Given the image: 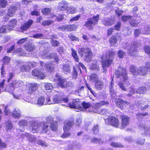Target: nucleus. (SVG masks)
Listing matches in <instances>:
<instances>
[{
    "label": "nucleus",
    "mask_w": 150,
    "mask_h": 150,
    "mask_svg": "<svg viewBox=\"0 0 150 150\" xmlns=\"http://www.w3.org/2000/svg\"><path fill=\"white\" fill-rule=\"evenodd\" d=\"M115 74L117 78H119L120 81L117 83V85L120 88L123 90L127 91V88L125 86L124 83L127 79L126 70L123 68L119 67L115 72Z\"/></svg>",
    "instance_id": "1"
},
{
    "label": "nucleus",
    "mask_w": 150,
    "mask_h": 150,
    "mask_svg": "<svg viewBox=\"0 0 150 150\" xmlns=\"http://www.w3.org/2000/svg\"><path fill=\"white\" fill-rule=\"evenodd\" d=\"M115 53V52L114 51H109L107 52L105 56L102 57V66L103 69V72L105 73L106 71V67H108L111 65Z\"/></svg>",
    "instance_id": "2"
},
{
    "label": "nucleus",
    "mask_w": 150,
    "mask_h": 150,
    "mask_svg": "<svg viewBox=\"0 0 150 150\" xmlns=\"http://www.w3.org/2000/svg\"><path fill=\"white\" fill-rule=\"evenodd\" d=\"M78 52L81 57L83 56L84 53L85 60L86 62H90L91 60L92 54L90 48L87 47L79 48Z\"/></svg>",
    "instance_id": "3"
},
{
    "label": "nucleus",
    "mask_w": 150,
    "mask_h": 150,
    "mask_svg": "<svg viewBox=\"0 0 150 150\" xmlns=\"http://www.w3.org/2000/svg\"><path fill=\"white\" fill-rule=\"evenodd\" d=\"M99 18V15L97 14L92 18H88L87 21L85 23L84 26H86L89 30H92L93 26L97 24Z\"/></svg>",
    "instance_id": "4"
},
{
    "label": "nucleus",
    "mask_w": 150,
    "mask_h": 150,
    "mask_svg": "<svg viewBox=\"0 0 150 150\" xmlns=\"http://www.w3.org/2000/svg\"><path fill=\"white\" fill-rule=\"evenodd\" d=\"M68 101L67 98H62L61 95L60 93H58L55 95L52 101L50 100L51 104L54 103H60L63 102L65 103H67Z\"/></svg>",
    "instance_id": "5"
},
{
    "label": "nucleus",
    "mask_w": 150,
    "mask_h": 150,
    "mask_svg": "<svg viewBox=\"0 0 150 150\" xmlns=\"http://www.w3.org/2000/svg\"><path fill=\"white\" fill-rule=\"evenodd\" d=\"M106 124H109L115 127H118L119 125L118 119L115 117H109L105 120Z\"/></svg>",
    "instance_id": "6"
},
{
    "label": "nucleus",
    "mask_w": 150,
    "mask_h": 150,
    "mask_svg": "<svg viewBox=\"0 0 150 150\" xmlns=\"http://www.w3.org/2000/svg\"><path fill=\"white\" fill-rule=\"evenodd\" d=\"M42 70L35 69L32 71V75L35 76H36L38 79H44L47 76V75L45 73L43 72Z\"/></svg>",
    "instance_id": "7"
},
{
    "label": "nucleus",
    "mask_w": 150,
    "mask_h": 150,
    "mask_svg": "<svg viewBox=\"0 0 150 150\" xmlns=\"http://www.w3.org/2000/svg\"><path fill=\"white\" fill-rule=\"evenodd\" d=\"M54 81L57 83L58 85L62 88L65 87V83L66 80L65 79H62L60 76L56 74L55 75Z\"/></svg>",
    "instance_id": "8"
},
{
    "label": "nucleus",
    "mask_w": 150,
    "mask_h": 150,
    "mask_svg": "<svg viewBox=\"0 0 150 150\" xmlns=\"http://www.w3.org/2000/svg\"><path fill=\"white\" fill-rule=\"evenodd\" d=\"M50 99L49 97L46 99L44 97L41 96L37 100V104L40 105L51 104Z\"/></svg>",
    "instance_id": "9"
},
{
    "label": "nucleus",
    "mask_w": 150,
    "mask_h": 150,
    "mask_svg": "<svg viewBox=\"0 0 150 150\" xmlns=\"http://www.w3.org/2000/svg\"><path fill=\"white\" fill-rule=\"evenodd\" d=\"M139 130L143 131V132L144 134L147 135L149 132H150V127H149L147 125L144 124H140L138 126Z\"/></svg>",
    "instance_id": "10"
},
{
    "label": "nucleus",
    "mask_w": 150,
    "mask_h": 150,
    "mask_svg": "<svg viewBox=\"0 0 150 150\" xmlns=\"http://www.w3.org/2000/svg\"><path fill=\"white\" fill-rule=\"evenodd\" d=\"M137 46L135 45H132L130 46L129 45V47H128V51L127 53L129 54L133 57L136 56L137 54V50L136 49Z\"/></svg>",
    "instance_id": "11"
},
{
    "label": "nucleus",
    "mask_w": 150,
    "mask_h": 150,
    "mask_svg": "<svg viewBox=\"0 0 150 150\" xmlns=\"http://www.w3.org/2000/svg\"><path fill=\"white\" fill-rule=\"evenodd\" d=\"M68 105L70 108H79L81 107V103L78 99H73L72 102Z\"/></svg>",
    "instance_id": "12"
},
{
    "label": "nucleus",
    "mask_w": 150,
    "mask_h": 150,
    "mask_svg": "<svg viewBox=\"0 0 150 150\" xmlns=\"http://www.w3.org/2000/svg\"><path fill=\"white\" fill-rule=\"evenodd\" d=\"M40 64L42 67H45L46 70L48 72H51L53 71L54 69V65L50 63L45 64V63L40 62Z\"/></svg>",
    "instance_id": "13"
},
{
    "label": "nucleus",
    "mask_w": 150,
    "mask_h": 150,
    "mask_svg": "<svg viewBox=\"0 0 150 150\" xmlns=\"http://www.w3.org/2000/svg\"><path fill=\"white\" fill-rule=\"evenodd\" d=\"M73 125L74 122L73 121L67 120L64 123L63 127L64 131H69Z\"/></svg>",
    "instance_id": "14"
},
{
    "label": "nucleus",
    "mask_w": 150,
    "mask_h": 150,
    "mask_svg": "<svg viewBox=\"0 0 150 150\" xmlns=\"http://www.w3.org/2000/svg\"><path fill=\"white\" fill-rule=\"evenodd\" d=\"M68 3L65 1H62L59 3L58 6V8L61 10H65L68 7Z\"/></svg>",
    "instance_id": "15"
},
{
    "label": "nucleus",
    "mask_w": 150,
    "mask_h": 150,
    "mask_svg": "<svg viewBox=\"0 0 150 150\" xmlns=\"http://www.w3.org/2000/svg\"><path fill=\"white\" fill-rule=\"evenodd\" d=\"M112 80L110 83V89L111 95L112 97H114L116 94V92L114 90L113 86L114 83L113 81V76L111 77Z\"/></svg>",
    "instance_id": "16"
},
{
    "label": "nucleus",
    "mask_w": 150,
    "mask_h": 150,
    "mask_svg": "<svg viewBox=\"0 0 150 150\" xmlns=\"http://www.w3.org/2000/svg\"><path fill=\"white\" fill-rule=\"evenodd\" d=\"M33 23V21L32 20H29L28 21L26 22L21 27V30L23 31L26 30L31 26Z\"/></svg>",
    "instance_id": "17"
},
{
    "label": "nucleus",
    "mask_w": 150,
    "mask_h": 150,
    "mask_svg": "<svg viewBox=\"0 0 150 150\" xmlns=\"http://www.w3.org/2000/svg\"><path fill=\"white\" fill-rule=\"evenodd\" d=\"M122 117V126L124 128L129 124V118L126 116H123Z\"/></svg>",
    "instance_id": "18"
},
{
    "label": "nucleus",
    "mask_w": 150,
    "mask_h": 150,
    "mask_svg": "<svg viewBox=\"0 0 150 150\" xmlns=\"http://www.w3.org/2000/svg\"><path fill=\"white\" fill-rule=\"evenodd\" d=\"M104 86L103 82L99 80L95 82V88L98 90H101L102 89Z\"/></svg>",
    "instance_id": "19"
},
{
    "label": "nucleus",
    "mask_w": 150,
    "mask_h": 150,
    "mask_svg": "<svg viewBox=\"0 0 150 150\" xmlns=\"http://www.w3.org/2000/svg\"><path fill=\"white\" fill-rule=\"evenodd\" d=\"M40 126L42 129L40 131V132L42 133H46L49 130L48 125L47 122L40 123Z\"/></svg>",
    "instance_id": "20"
},
{
    "label": "nucleus",
    "mask_w": 150,
    "mask_h": 150,
    "mask_svg": "<svg viewBox=\"0 0 150 150\" xmlns=\"http://www.w3.org/2000/svg\"><path fill=\"white\" fill-rule=\"evenodd\" d=\"M25 50L29 52L32 51L35 49V46L30 42L25 44Z\"/></svg>",
    "instance_id": "21"
},
{
    "label": "nucleus",
    "mask_w": 150,
    "mask_h": 150,
    "mask_svg": "<svg viewBox=\"0 0 150 150\" xmlns=\"http://www.w3.org/2000/svg\"><path fill=\"white\" fill-rule=\"evenodd\" d=\"M114 23L113 20L109 18H105L103 21V24L106 26L111 25L113 24Z\"/></svg>",
    "instance_id": "22"
},
{
    "label": "nucleus",
    "mask_w": 150,
    "mask_h": 150,
    "mask_svg": "<svg viewBox=\"0 0 150 150\" xmlns=\"http://www.w3.org/2000/svg\"><path fill=\"white\" fill-rule=\"evenodd\" d=\"M138 75H145L147 73L146 66H143L139 67L138 69Z\"/></svg>",
    "instance_id": "23"
},
{
    "label": "nucleus",
    "mask_w": 150,
    "mask_h": 150,
    "mask_svg": "<svg viewBox=\"0 0 150 150\" xmlns=\"http://www.w3.org/2000/svg\"><path fill=\"white\" fill-rule=\"evenodd\" d=\"M16 10V7L15 6L11 7L8 10L7 15L8 16L12 17L13 16Z\"/></svg>",
    "instance_id": "24"
},
{
    "label": "nucleus",
    "mask_w": 150,
    "mask_h": 150,
    "mask_svg": "<svg viewBox=\"0 0 150 150\" xmlns=\"http://www.w3.org/2000/svg\"><path fill=\"white\" fill-rule=\"evenodd\" d=\"M138 68L133 65H131L130 66V72L133 75H138Z\"/></svg>",
    "instance_id": "25"
},
{
    "label": "nucleus",
    "mask_w": 150,
    "mask_h": 150,
    "mask_svg": "<svg viewBox=\"0 0 150 150\" xmlns=\"http://www.w3.org/2000/svg\"><path fill=\"white\" fill-rule=\"evenodd\" d=\"M40 124L34 123L32 128V131L34 133L39 131L40 129Z\"/></svg>",
    "instance_id": "26"
},
{
    "label": "nucleus",
    "mask_w": 150,
    "mask_h": 150,
    "mask_svg": "<svg viewBox=\"0 0 150 150\" xmlns=\"http://www.w3.org/2000/svg\"><path fill=\"white\" fill-rule=\"evenodd\" d=\"M14 89L15 88L12 84H10L6 86L5 90L6 92H8L9 93L13 94Z\"/></svg>",
    "instance_id": "27"
},
{
    "label": "nucleus",
    "mask_w": 150,
    "mask_h": 150,
    "mask_svg": "<svg viewBox=\"0 0 150 150\" xmlns=\"http://www.w3.org/2000/svg\"><path fill=\"white\" fill-rule=\"evenodd\" d=\"M138 105L139 108H140L142 110H144L145 109L147 108L149 106L148 104H145V102L142 100L138 102Z\"/></svg>",
    "instance_id": "28"
},
{
    "label": "nucleus",
    "mask_w": 150,
    "mask_h": 150,
    "mask_svg": "<svg viewBox=\"0 0 150 150\" xmlns=\"http://www.w3.org/2000/svg\"><path fill=\"white\" fill-rule=\"evenodd\" d=\"M62 69L63 72L67 74L68 73H69L71 71V67L68 64H63Z\"/></svg>",
    "instance_id": "29"
},
{
    "label": "nucleus",
    "mask_w": 150,
    "mask_h": 150,
    "mask_svg": "<svg viewBox=\"0 0 150 150\" xmlns=\"http://www.w3.org/2000/svg\"><path fill=\"white\" fill-rule=\"evenodd\" d=\"M20 69L22 71H28L30 69L28 62H27L21 66Z\"/></svg>",
    "instance_id": "30"
},
{
    "label": "nucleus",
    "mask_w": 150,
    "mask_h": 150,
    "mask_svg": "<svg viewBox=\"0 0 150 150\" xmlns=\"http://www.w3.org/2000/svg\"><path fill=\"white\" fill-rule=\"evenodd\" d=\"M38 84L35 83H31L29 88L28 91L29 93H31L35 91L38 88Z\"/></svg>",
    "instance_id": "31"
},
{
    "label": "nucleus",
    "mask_w": 150,
    "mask_h": 150,
    "mask_svg": "<svg viewBox=\"0 0 150 150\" xmlns=\"http://www.w3.org/2000/svg\"><path fill=\"white\" fill-rule=\"evenodd\" d=\"M12 115L16 118H19L21 115V112L17 108H15V110L12 113Z\"/></svg>",
    "instance_id": "32"
},
{
    "label": "nucleus",
    "mask_w": 150,
    "mask_h": 150,
    "mask_svg": "<svg viewBox=\"0 0 150 150\" xmlns=\"http://www.w3.org/2000/svg\"><path fill=\"white\" fill-rule=\"evenodd\" d=\"M80 68L79 67H77V68L74 67L73 70L72 72V77L74 79H76L78 75V71L80 70Z\"/></svg>",
    "instance_id": "33"
},
{
    "label": "nucleus",
    "mask_w": 150,
    "mask_h": 150,
    "mask_svg": "<svg viewBox=\"0 0 150 150\" xmlns=\"http://www.w3.org/2000/svg\"><path fill=\"white\" fill-rule=\"evenodd\" d=\"M90 80L91 81L95 82L99 80L97 74L94 73H92L90 75Z\"/></svg>",
    "instance_id": "34"
},
{
    "label": "nucleus",
    "mask_w": 150,
    "mask_h": 150,
    "mask_svg": "<svg viewBox=\"0 0 150 150\" xmlns=\"http://www.w3.org/2000/svg\"><path fill=\"white\" fill-rule=\"evenodd\" d=\"M124 100H123L118 98L116 99V105L117 106L122 109L123 108L122 104L124 103Z\"/></svg>",
    "instance_id": "35"
},
{
    "label": "nucleus",
    "mask_w": 150,
    "mask_h": 150,
    "mask_svg": "<svg viewBox=\"0 0 150 150\" xmlns=\"http://www.w3.org/2000/svg\"><path fill=\"white\" fill-rule=\"evenodd\" d=\"M71 54L72 56L73 57L75 60L76 62H78L79 61V59L77 56L76 51L73 48L71 49Z\"/></svg>",
    "instance_id": "36"
},
{
    "label": "nucleus",
    "mask_w": 150,
    "mask_h": 150,
    "mask_svg": "<svg viewBox=\"0 0 150 150\" xmlns=\"http://www.w3.org/2000/svg\"><path fill=\"white\" fill-rule=\"evenodd\" d=\"M146 91V88L144 86H142L139 87L137 90L136 92L140 94H142L145 93Z\"/></svg>",
    "instance_id": "37"
},
{
    "label": "nucleus",
    "mask_w": 150,
    "mask_h": 150,
    "mask_svg": "<svg viewBox=\"0 0 150 150\" xmlns=\"http://www.w3.org/2000/svg\"><path fill=\"white\" fill-rule=\"evenodd\" d=\"M91 142L95 143H98L99 144H103L104 142L100 139H98L96 137H94L91 139Z\"/></svg>",
    "instance_id": "38"
},
{
    "label": "nucleus",
    "mask_w": 150,
    "mask_h": 150,
    "mask_svg": "<svg viewBox=\"0 0 150 150\" xmlns=\"http://www.w3.org/2000/svg\"><path fill=\"white\" fill-rule=\"evenodd\" d=\"M12 30L11 28H9L6 25H4L2 26L0 29V33H3L4 32H6L8 31H10Z\"/></svg>",
    "instance_id": "39"
},
{
    "label": "nucleus",
    "mask_w": 150,
    "mask_h": 150,
    "mask_svg": "<svg viewBox=\"0 0 150 150\" xmlns=\"http://www.w3.org/2000/svg\"><path fill=\"white\" fill-rule=\"evenodd\" d=\"M17 21L15 19H13L8 23V25L11 28H13L16 24Z\"/></svg>",
    "instance_id": "40"
},
{
    "label": "nucleus",
    "mask_w": 150,
    "mask_h": 150,
    "mask_svg": "<svg viewBox=\"0 0 150 150\" xmlns=\"http://www.w3.org/2000/svg\"><path fill=\"white\" fill-rule=\"evenodd\" d=\"M13 127L12 124L10 121H8L6 122V129L7 131H10Z\"/></svg>",
    "instance_id": "41"
},
{
    "label": "nucleus",
    "mask_w": 150,
    "mask_h": 150,
    "mask_svg": "<svg viewBox=\"0 0 150 150\" xmlns=\"http://www.w3.org/2000/svg\"><path fill=\"white\" fill-rule=\"evenodd\" d=\"M140 21L139 20H132L131 19L129 21L130 24L132 26H136L140 22Z\"/></svg>",
    "instance_id": "42"
},
{
    "label": "nucleus",
    "mask_w": 150,
    "mask_h": 150,
    "mask_svg": "<svg viewBox=\"0 0 150 150\" xmlns=\"http://www.w3.org/2000/svg\"><path fill=\"white\" fill-rule=\"evenodd\" d=\"M22 83V81L15 80L13 81L11 84L15 88V87H19V86H21V85Z\"/></svg>",
    "instance_id": "43"
},
{
    "label": "nucleus",
    "mask_w": 150,
    "mask_h": 150,
    "mask_svg": "<svg viewBox=\"0 0 150 150\" xmlns=\"http://www.w3.org/2000/svg\"><path fill=\"white\" fill-rule=\"evenodd\" d=\"M4 63L2 65V68H4V65L8 64L10 60V58L8 56H6L3 59Z\"/></svg>",
    "instance_id": "44"
},
{
    "label": "nucleus",
    "mask_w": 150,
    "mask_h": 150,
    "mask_svg": "<svg viewBox=\"0 0 150 150\" xmlns=\"http://www.w3.org/2000/svg\"><path fill=\"white\" fill-rule=\"evenodd\" d=\"M67 13L69 14H73L76 12V9L73 6H69L68 8Z\"/></svg>",
    "instance_id": "45"
},
{
    "label": "nucleus",
    "mask_w": 150,
    "mask_h": 150,
    "mask_svg": "<svg viewBox=\"0 0 150 150\" xmlns=\"http://www.w3.org/2000/svg\"><path fill=\"white\" fill-rule=\"evenodd\" d=\"M66 31H71L75 30L76 28L74 25H66Z\"/></svg>",
    "instance_id": "46"
},
{
    "label": "nucleus",
    "mask_w": 150,
    "mask_h": 150,
    "mask_svg": "<svg viewBox=\"0 0 150 150\" xmlns=\"http://www.w3.org/2000/svg\"><path fill=\"white\" fill-rule=\"evenodd\" d=\"M93 133L94 134H97L99 132V125L96 124L94 125L92 129Z\"/></svg>",
    "instance_id": "47"
},
{
    "label": "nucleus",
    "mask_w": 150,
    "mask_h": 150,
    "mask_svg": "<svg viewBox=\"0 0 150 150\" xmlns=\"http://www.w3.org/2000/svg\"><path fill=\"white\" fill-rule=\"evenodd\" d=\"M50 128L53 131H56L57 129V122L54 121L53 123L50 125Z\"/></svg>",
    "instance_id": "48"
},
{
    "label": "nucleus",
    "mask_w": 150,
    "mask_h": 150,
    "mask_svg": "<svg viewBox=\"0 0 150 150\" xmlns=\"http://www.w3.org/2000/svg\"><path fill=\"white\" fill-rule=\"evenodd\" d=\"M48 58H53L57 62L58 61V59L57 58V56L56 53H52L51 54L48 56Z\"/></svg>",
    "instance_id": "49"
},
{
    "label": "nucleus",
    "mask_w": 150,
    "mask_h": 150,
    "mask_svg": "<svg viewBox=\"0 0 150 150\" xmlns=\"http://www.w3.org/2000/svg\"><path fill=\"white\" fill-rule=\"evenodd\" d=\"M117 39L115 36H112L109 39V41L110 44L112 45L117 43Z\"/></svg>",
    "instance_id": "50"
},
{
    "label": "nucleus",
    "mask_w": 150,
    "mask_h": 150,
    "mask_svg": "<svg viewBox=\"0 0 150 150\" xmlns=\"http://www.w3.org/2000/svg\"><path fill=\"white\" fill-rule=\"evenodd\" d=\"M122 25L121 22H117L114 26V29L116 30L119 31Z\"/></svg>",
    "instance_id": "51"
},
{
    "label": "nucleus",
    "mask_w": 150,
    "mask_h": 150,
    "mask_svg": "<svg viewBox=\"0 0 150 150\" xmlns=\"http://www.w3.org/2000/svg\"><path fill=\"white\" fill-rule=\"evenodd\" d=\"M45 88L46 90H51L53 88V87L52 83H47L45 85Z\"/></svg>",
    "instance_id": "52"
},
{
    "label": "nucleus",
    "mask_w": 150,
    "mask_h": 150,
    "mask_svg": "<svg viewBox=\"0 0 150 150\" xmlns=\"http://www.w3.org/2000/svg\"><path fill=\"white\" fill-rule=\"evenodd\" d=\"M51 45L53 47H56L59 45V42L56 40H51Z\"/></svg>",
    "instance_id": "53"
},
{
    "label": "nucleus",
    "mask_w": 150,
    "mask_h": 150,
    "mask_svg": "<svg viewBox=\"0 0 150 150\" xmlns=\"http://www.w3.org/2000/svg\"><path fill=\"white\" fill-rule=\"evenodd\" d=\"M52 22V21L50 20H45L42 21V24L44 26H47L50 25Z\"/></svg>",
    "instance_id": "54"
},
{
    "label": "nucleus",
    "mask_w": 150,
    "mask_h": 150,
    "mask_svg": "<svg viewBox=\"0 0 150 150\" xmlns=\"http://www.w3.org/2000/svg\"><path fill=\"white\" fill-rule=\"evenodd\" d=\"M18 53H21L20 54L21 56H25V54L23 52V50L21 48H19L17 49V50L13 52V53L15 54Z\"/></svg>",
    "instance_id": "55"
},
{
    "label": "nucleus",
    "mask_w": 150,
    "mask_h": 150,
    "mask_svg": "<svg viewBox=\"0 0 150 150\" xmlns=\"http://www.w3.org/2000/svg\"><path fill=\"white\" fill-rule=\"evenodd\" d=\"M43 37V35L42 33H37L34 35L32 37L36 39H41Z\"/></svg>",
    "instance_id": "56"
},
{
    "label": "nucleus",
    "mask_w": 150,
    "mask_h": 150,
    "mask_svg": "<svg viewBox=\"0 0 150 150\" xmlns=\"http://www.w3.org/2000/svg\"><path fill=\"white\" fill-rule=\"evenodd\" d=\"M7 1L5 0H0V7H5L7 4Z\"/></svg>",
    "instance_id": "57"
},
{
    "label": "nucleus",
    "mask_w": 150,
    "mask_h": 150,
    "mask_svg": "<svg viewBox=\"0 0 150 150\" xmlns=\"http://www.w3.org/2000/svg\"><path fill=\"white\" fill-rule=\"evenodd\" d=\"M110 145L113 147H123V146L119 143L113 142L111 143Z\"/></svg>",
    "instance_id": "58"
},
{
    "label": "nucleus",
    "mask_w": 150,
    "mask_h": 150,
    "mask_svg": "<svg viewBox=\"0 0 150 150\" xmlns=\"http://www.w3.org/2000/svg\"><path fill=\"white\" fill-rule=\"evenodd\" d=\"M132 17L131 16H123L121 17V19L122 21L125 22L128 20L130 19Z\"/></svg>",
    "instance_id": "59"
},
{
    "label": "nucleus",
    "mask_w": 150,
    "mask_h": 150,
    "mask_svg": "<svg viewBox=\"0 0 150 150\" xmlns=\"http://www.w3.org/2000/svg\"><path fill=\"white\" fill-rule=\"evenodd\" d=\"M69 131H64V133L62 135V138H65L69 137L71 135V133L68 132Z\"/></svg>",
    "instance_id": "60"
},
{
    "label": "nucleus",
    "mask_w": 150,
    "mask_h": 150,
    "mask_svg": "<svg viewBox=\"0 0 150 150\" xmlns=\"http://www.w3.org/2000/svg\"><path fill=\"white\" fill-rule=\"evenodd\" d=\"M51 10L48 8H46L43 9L42 11V13L45 15L48 14L50 12Z\"/></svg>",
    "instance_id": "61"
},
{
    "label": "nucleus",
    "mask_w": 150,
    "mask_h": 150,
    "mask_svg": "<svg viewBox=\"0 0 150 150\" xmlns=\"http://www.w3.org/2000/svg\"><path fill=\"white\" fill-rule=\"evenodd\" d=\"M46 120L47 122H46L48 124V123H49L51 124L54 122H54L53 121V118L51 116H48L47 117L46 119Z\"/></svg>",
    "instance_id": "62"
},
{
    "label": "nucleus",
    "mask_w": 150,
    "mask_h": 150,
    "mask_svg": "<svg viewBox=\"0 0 150 150\" xmlns=\"http://www.w3.org/2000/svg\"><path fill=\"white\" fill-rule=\"evenodd\" d=\"M109 103L108 101H103L100 102L99 103H97L96 104V106H100L102 105H103L105 104H108Z\"/></svg>",
    "instance_id": "63"
},
{
    "label": "nucleus",
    "mask_w": 150,
    "mask_h": 150,
    "mask_svg": "<svg viewBox=\"0 0 150 150\" xmlns=\"http://www.w3.org/2000/svg\"><path fill=\"white\" fill-rule=\"evenodd\" d=\"M18 124L21 126H25L27 124V121L25 120H21L19 121Z\"/></svg>",
    "instance_id": "64"
}]
</instances>
